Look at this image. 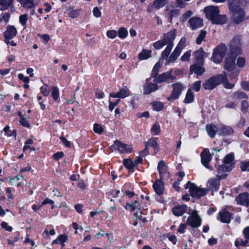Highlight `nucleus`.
<instances>
[{"mask_svg":"<svg viewBox=\"0 0 249 249\" xmlns=\"http://www.w3.org/2000/svg\"><path fill=\"white\" fill-rule=\"evenodd\" d=\"M177 35V31L173 29L163 35V37L153 44L155 49L160 50L163 46L166 45L165 49L161 53L162 59L167 60L171 51L174 46L173 41L175 40Z\"/></svg>","mask_w":249,"mask_h":249,"instance_id":"f257e3e1","label":"nucleus"},{"mask_svg":"<svg viewBox=\"0 0 249 249\" xmlns=\"http://www.w3.org/2000/svg\"><path fill=\"white\" fill-rule=\"evenodd\" d=\"M244 0H228L229 7L232 14V18L236 23L242 22L245 18L244 10L240 7Z\"/></svg>","mask_w":249,"mask_h":249,"instance_id":"f03ea898","label":"nucleus"},{"mask_svg":"<svg viewBox=\"0 0 249 249\" xmlns=\"http://www.w3.org/2000/svg\"><path fill=\"white\" fill-rule=\"evenodd\" d=\"M206 18L211 20L213 24H223L226 21V17L219 15L217 6H208L204 9Z\"/></svg>","mask_w":249,"mask_h":249,"instance_id":"7ed1b4c3","label":"nucleus"},{"mask_svg":"<svg viewBox=\"0 0 249 249\" xmlns=\"http://www.w3.org/2000/svg\"><path fill=\"white\" fill-rule=\"evenodd\" d=\"M221 83H223L224 87L227 89H231L234 86V84L228 82L226 74L224 73L206 80L203 84V87L205 89H213Z\"/></svg>","mask_w":249,"mask_h":249,"instance_id":"20e7f679","label":"nucleus"},{"mask_svg":"<svg viewBox=\"0 0 249 249\" xmlns=\"http://www.w3.org/2000/svg\"><path fill=\"white\" fill-rule=\"evenodd\" d=\"M188 214L189 215L186 221L188 225L193 228H196L200 226L201 219L196 210L189 209Z\"/></svg>","mask_w":249,"mask_h":249,"instance_id":"39448f33","label":"nucleus"},{"mask_svg":"<svg viewBox=\"0 0 249 249\" xmlns=\"http://www.w3.org/2000/svg\"><path fill=\"white\" fill-rule=\"evenodd\" d=\"M227 52L225 44L221 43L213 50L212 60L216 64L220 63Z\"/></svg>","mask_w":249,"mask_h":249,"instance_id":"423d86ee","label":"nucleus"},{"mask_svg":"<svg viewBox=\"0 0 249 249\" xmlns=\"http://www.w3.org/2000/svg\"><path fill=\"white\" fill-rule=\"evenodd\" d=\"M185 189H189V192L191 196L194 198H198L205 195L207 193V190L204 188H200L196 186L195 184L188 181L186 184Z\"/></svg>","mask_w":249,"mask_h":249,"instance_id":"0eeeda50","label":"nucleus"},{"mask_svg":"<svg viewBox=\"0 0 249 249\" xmlns=\"http://www.w3.org/2000/svg\"><path fill=\"white\" fill-rule=\"evenodd\" d=\"M223 167H220L217 169V178L209 180L208 182V187L210 190L217 191L220 185V179L226 177L227 174H224Z\"/></svg>","mask_w":249,"mask_h":249,"instance_id":"6e6552de","label":"nucleus"},{"mask_svg":"<svg viewBox=\"0 0 249 249\" xmlns=\"http://www.w3.org/2000/svg\"><path fill=\"white\" fill-rule=\"evenodd\" d=\"M237 55L230 53L226 57L224 64V69L228 71L235 72L233 77L235 78L238 73V71L236 70L235 60Z\"/></svg>","mask_w":249,"mask_h":249,"instance_id":"1a4fd4ad","label":"nucleus"},{"mask_svg":"<svg viewBox=\"0 0 249 249\" xmlns=\"http://www.w3.org/2000/svg\"><path fill=\"white\" fill-rule=\"evenodd\" d=\"M186 43V38L182 37L178 43L174 51L166 60V64L174 62L180 55L181 51L184 48Z\"/></svg>","mask_w":249,"mask_h":249,"instance_id":"9d476101","label":"nucleus"},{"mask_svg":"<svg viewBox=\"0 0 249 249\" xmlns=\"http://www.w3.org/2000/svg\"><path fill=\"white\" fill-rule=\"evenodd\" d=\"M241 37L234 36L229 43L230 53L238 55L242 53Z\"/></svg>","mask_w":249,"mask_h":249,"instance_id":"9b49d317","label":"nucleus"},{"mask_svg":"<svg viewBox=\"0 0 249 249\" xmlns=\"http://www.w3.org/2000/svg\"><path fill=\"white\" fill-rule=\"evenodd\" d=\"M112 146L121 154H128L133 151L131 144L124 143L118 140H116L114 142Z\"/></svg>","mask_w":249,"mask_h":249,"instance_id":"f8f14e48","label":"nucleus"},{"mask_svg":"<svg viewBox=\"0 0 249 249\" xmlns=\"http://www.w3.org/2000/svg\"><path fill=\"white\" fill-rule=\"evenodd\" d=\"M233 160H234V154L230 153L228 154L225 157L224 159L223 163L224 164L218 166L215 165L217 168V170L221 166L223 167L224 174H226L227 172H230L232 168L233 165Z\"/></svg>","mask_w":249,"mask_h":249,"instance_id":"ddd939ff","label":"nucleus"},{"mask_svg":"<svg viewBox=\"0 0 249 249\" xmlns=\"http://www.w3.org/2000/svg\"><path fill=\"white\" fill-rule=\"evenodd\" d=\"M173 91L170 96L167 98V100L170 102H173L175 100L178 98L182 92V91L185 88L182 84L179 82L174 84L173 85Z\"/></svg>","mask_w":249,"mask_h":249,"instance_id":"4468645a","label":"nucleus"},{"mask_svg":"<svg viewBox=\"0 0 249 249\" xmlns=\"http://www.w3.org/2000/svg\"><path fill=\"white\" fill-rule=\"evenodd\" d=\"M152 76L154 77L153 82L157 84L166 82L168 79L173 80L176 79V77L172 74L171 70L160 75H154Z\"/></svg>","mask_w":249,"mask_h":249,"instance_id":"2eb2a0df","label":"nucleus"},{"mask_svg":"<svg viewBox=\"0 0 249 249\" xmlns=\"http://www.w3.org/2000/svg\"><path fill=\"white\" fill-rule=\"evenodd\" d=\"M130 95V91L128 88L125 86L121 88L117 92H111L109 96L114 98L124 99Z\"/></svg>","mask_w":249,"mask_h":249,"instance_id":"dca6fc26","label":"nucleus"},{"mask_svg":"<svg viewBox=\"0 0 249 249\" xmlns=\"http://www.w3.org/2000/svg\"><path fill=\"white\" fill-rule=\"evenodd\" d=\"M203 25V20L199 17H194L188 21V26L193 30L201 28Z\"/></svg>","mask_w":249,"mask_h":249,"instance_id":"f3484780","label":"nucleus"},{"mask_svg":"<svg viewBox=\"0 0 249 249\" xmlns=\"http://www.w3.org/2000/svg\"><path fill=\"white\" fill-rule=\"evenodd\" d=\"M159 89V87L156 83H151L150 80L147 79L146 82L144 85L143 94H149Z\"/></svg>","mask_w":249,"mask_h":249,"instance_id":"a211bd4d","label":"nucleus"},{"mask_svg":"<svg viewBox=\"0 0 249 249\" xmlns=\"http://www.w3.org/2000/svg\"><path fill=\"white\" fill-rule=\"evenodd\" d=\"M231 213L226 209H223L220 211L217 217V220L225 223H229L231 221Z\"/></svg>","mask_w":249,"mask_h":249,"instance_id":"6ab92c4d","label":"nucleus"},{"mask_svg":"<svg viewBox=\"0 0 249 249\" xmlns=\"http://www.w3.org/2000/svg\"><path fill=\"white\" fill-rule=\"evenodd\" d=\"M212 160V156L208 149H204L201 153V160L202 164L207 168L210 169L209 163Z\"/></svg>","mask_w":249,"mask_h":249,"instance_id":"aec40b11","label":"nucleus"},{"mask_svg":"<svg viewBox=\"0 0 249 249\" xmlns=\"http://www.w3.org/2000/svg\"><path fill=\"white\" fill-rule=\"evenodd\" d=\"M208 55L209 54L204 52L201 48L195 51L193 53V56L195 58L196 62L201 64H203L204 58L207 57Z\"/></svg>","mask_w":249,"mask_h":249,"instance_id":"412c9836","label":"nucleus"},{"mask_svg":"<svg viewBox=\"0 0 249 249\" xmlns=\"http://www.w3.org/2000/svg\"><path fill=\"white\" fill-rule=\"evenodd\" d=\"M235 200L238 205L249 206V194L247 193L240 194L236 197Z\"/></svg>","mask_w":249,"mask_h":249,"instance_id":"4be33fe9","label":"nucleus"},{"mask_svg":"<svg viewBox=\"0 0 249 249\" xmlns=\"http://www.w3.org/2000/svg\"><path fill=\"white\" fill-rule=\"evenodd\" d=\"M17 34L16 28L13 26L9 25L4 33V37L6 40H10L15 37Z\"/></svg>","mask_w":249,"mask_h":249,"instance_id":"5701e85b","label":"nucleus"},{"mask_svg":"<svg viewBox=\"0 0 249 249\" xmlns=\"http://www.w3.org/2000/svg\"><path fill=\"white\" fill-rule=\"evenodd\" d=\"M158 170L160 176V179H163L166 177L168 176L167 167L165 162L163 161H160L158 165Z\"/></svg>","mask_w":249,"mask_h":249,"instance_id":"b1692460","label":"nucleus"},{"mask_svg":"<svg viewBox=\"0 0 249 249\" xmlns=\"http://www.w3.org/2000/svg\"><path fill=\"white\" fill-rule=\"evenodd\" d=\"M128 207L130 209L131 211H134L136 209H138L140 210L141 209H145L147 207V205H143L140 201V200H135L134 202L127 203L126 206H125V208L127 209Z\"/></svg>","mask_w":249,"mask_h":249,"instance_id":"393cba45","label":"nucleus"},{"mask_svg":"<svg viewBox=\"0 0 249 249\" xmlns=\"http://www.w3.org/2000/svg\"><path fill=\"white\" fill-rule=\"evenodd\" d=\"M203 65L196 63V64L192 65L190 68V73H195L198 75H201L205 71L204 68L203 67Z\"/></svg>","mask_w":249,"mask_h":249,"instance_id":"a878e982","label":"nucleus"},{"mask_svg":"<svg viewBox=\"0 0 249 249\" xmlns=\"http://www.w3.org/2000/svg\"><path fill=\"white\" fill-rule=\"evenodd\" d=\"M187 207L186 205H178L172 209L173 214L177 216L182 215L185 212H188Z\"/></svg>","mask_w":249,"mask_h":249,"instance_id":"bb28decb","label":"nucleus"},{"mask_svg":"<svg viewBox=\"0 0 249 249\" xmlns=\"http://www.w3.org/2000/svg\"><path fill=\"white\" fill-rule=\"evenodd\" d=\"M233 130L232 128L229 126L223 124L218 125V133L222 135H230L232 134Z\"/></svg>","mask_w":249,"mask_h":249,"instance_id":"cd10ccee","label":"nucleus"},{"mask_svg":"<svg viewBox=\"0 0 249 249\" xmlns=\"http://www.w3.org/2000/svg\"><path fill=\"white\" fill-rule=\"evenodd\" d=\"M206 129L208 135L211 138H214L216 133H218V125L208 124L206 126Z\"/></svg>","mask_w":249,"mask_h":249,"instance_id":"c85d7f7f","label":"nucleus"},{"mask_svg":"<svg viewBox=\"0 0 249 249\" xmlns=\"http://www.w3.org/2000/svg\"><path fill=\"white\" fill-rule=\"evenodd\" d=\"M153 188L154 189L155 192L158 195H161L163 194L164 192V187L163 182L160 180H158L156 181L153 185Z\"/></svg>","mask_w":249,"mask_h":249,"instance_id":"c756f323","label":"nucleus"},{"mask_svg":"<svg viewBox=\"0 0 249 249\" xmlns=\"http://www.w3.org/2000/svg\"><path fill=\"white\" fill-rule=\"evenodd\" d=\"M152 51L150 50L142 49L138 55L140 61L146 60L151 56Z\"/></svg>","mask_w":249,"mask_h":249,"instance_id":"7c9ffc66","label":"nucleus"},{"mask_svg":"<svg viewBox=\"0 0 249 249\" xmlns=\"http://www.w3.org/2000/svg\"><path fill=\"white\" fill-rule=\"evenodd\" d=\"M123 165L124 166L131 172L134 171V168L135 167L134 162L130 159H126L123 160Z\"/></svg>","mask_w":249,"mask_h":249,"instance_id":"2f4dec72","label":"nucleus"},{"mask_svg":"<svg viewBox=\"0 0 249 249\" xmlns=\"http://www.w3.org/2000/svg\"><path fill=\"white\" fill-rule=\"evenodd\" d=\"M14 0H0V9L1 11L7 9L13 5Z\"/></svg>","mask_w":249,"mask_h":249,"instance_id":"473e14b6","label":"nucleus"},{"mask_svg":"<svg viewBox=\"0 0 249 249\" xmlns=\"http://www.w3.org/2000/svg\"><path fill=\"white\" fill-rule=\"evenodd\" d=\"M158 140L157 138H152L149 139L147 142L146 145L152 147L153 149L157 152L159 149Z\"/></svg>","mask_w":249,"mask_h":249,"instance_id":"72a5a7b5","label":"nucleus"},{"mask_svg":"<svg viewBox=\"0 0 249 249\" xmlns=\"http://www.w3.org/2000/svg\"><path fill=\"white\" fill-rule=\"evenodd\" d=\"M68 240V236L65 234H62L59 235L57 239L53 241L52 244H61L62 247L64 246V243Z\"/></svg>","mask_w":249,"mask_h":249,"instance_id":"f704fd0d","label":"nucleus"},{"mask_svg":"<svg viewBox=\"0 0 249 249\" xmlns=\"http://www.w3.org/2000/svg\"><path fill=\"white\" fill-rule=\"evenodd\" d=\"M232 98L234 100L247 99L248 96L246 94L241 91H237L232 94Z\"/></svg>","mask_w":249,"mask_h":249,"instance_id":"c9c22d12","label":"nucleus"},{"mask_svg":"<svg viewBox=\"0 0 249 249\" xmlns=\"http://www.w3.org/2000/svg\"><path fill=\"white\" fill-rule=\"evenodd\" d=\"M40 0H26L23 6L25 8H32L37 5Z\"/></svg>","mask_w":249,"mask_h":249,"instance_id":"e433bc0d","label":"nucleus"},{"mask_svg":"<svg viewBox=\"0 0 249 249\" xmlns=\"http://www.w3.org/2000/svg\"><path fill=\"white\" fill-rule=\"evenodd\" d=\"M194 95L192 91V89H188L184 100V103L187 104L192 103L194 101Z\"/></svg>","mask_w":249,"mask_h":249,"instance_id":"4c0bfd02","label":"nucleus"},{"mask_svg":"<svg viewBox=\"0 0 249 249\" xmlns=\"http://www.w3.org/2000/svg\"><path fill=\"white\" fill-rule=\"evenodd\" d=\"M168 3V0H155L153 4V6L156 9L163 7Z\"/></svg>","mask_w":249,"mask_h":249,"instance_id":"58836bf2","label":"nucleus"},{"mask_svg":"<svg viewBox=\"0 0 249 249\" xmlns=\"http://www.w3.org/2000/svg\"><path fill=\"white\" fill-rule=\"evenodd\" d=\"M117 34L121 39H124L128 35V32L125 28L121 27L119 29Z\"/></svg>","mask_w":249,"mask_h":249,"instance_id":"ea45409f","label":"nucleus"},{"mask_svg":"<svg viewBox=\"0 0 249 249\" xmlns=\"http://www.w3.org/2000/svg\"><path fill=\"white\" fill-rule=\"evenodd\" d=\"M52 96L55 101L58 100L59 98V90L56 86L52 88Z\"/></svg>","mask_w":249,"mask_h":249,"instance_id":"a19ab883","label":"nucleus"},{"mask_svg":"<svg viewBox=\"0 0 249 249\" xmlns=\"http://www.w3.org/2000/svg\"><path fill=\"white\" fill-rule=\"evenodd\" d=\"M152 133L154 135H158L160 133V127L159 124L155 123L153 124L151 129Z\"/></svg>","mask_w":249,"mask_h":249,"instance_id":"79ce46f5","label":"nucleus"},{"mask_svg":"<svg viewBox=\"0 0 249 249\" xmlns=\"http://www.w3.org/2000/svg\"><path fill=\"white\" fill-rule=\"evenodd\" d=\"M245 240L243 245L249 246V227H247L243 230Z\"/></svg>","mask_w":249,"mask_h":249,"instance_id":"37998d69","label":"nucleus"},{"mask_svg":"<svg viewBox=\"0 0 249 249\" xmlns=\"http://www.w3.org/2000/svg\"><path fill=\"white\" fill-rule=\"evenodd\" d=\"M153 109L159 111L161 110L164 107V105L160 102H156L152 103Z\"/></svg>","mask_w":249,"mask_h":249,"instance_id":"c03bdc74","label":"nucleus"},{"mask_svg":"<svg viewBox=\"0 0 249 249\" xmlns=\"http://www.w3.org/2000/svg\"><path fill=\"white\" fill-rule=\"evenodd\" d=\"M41 93L45 96H48L50 94L49 86L47 84L44 85L40 88Z\"/></svg>","mask_w":249,"mask_h":249,"instance_id":"a18cd8bd","label":"nucleus"},{"mask_svg":"<svg viewBox=\"0 0 249 249\" xmlns=\"http://www.w3.org/2000/svg\"><path fill=\"white\" fill-rule=\"evenodd\" d=\"M28 19V15L24 14L19 17V20L21 25L25 28L26 27V22Z\"/></svg>","mask_w":249,"mask_h":249,"instance_id":"49530a36","label":"nucleus"},{"mask_svg":"<svg viewBox=\"0 0 249 249\" xmlns=\"http://www.w3.org/2000/svg\"><path fill=\"white\" fill-rule=\"evenodd\" d=\"M201 83V81H197L195 82L191 85V89L195 91L198 92L200 90Z\"/></svg>","mask_w":249,"mask_h":249,"instance_id":"de8ad7c7","label":"nucleus"},{"mask_svg":"<svg viewBox=\"0 0 249 249\" xmlns=\"http://www.w3.org/2000/svg\"><path fill=\"white\" fill-rule=\"evenodd\" d=\"M107 37L110 39H113L117 36V32L115 30H108L106 33Z\"/></svg>","mask_w":249,"mask_h":249,"instance_id":"09e8293b","label":"nucleus"},{"mask_svg":"<svg viewBox=\"0 0 249 249\" xmlns=\"http://www.w3.org/2000/svg\"><path fill=\"white\" fill-rule=\"evenodd\" d=\"M93 131L97 134H102L104 131V128L101 124H94L93 126Z\"/></svg>","mask_w":249,"mask_h":249,"instance_id":"8fccbe9b","label":"nucleus"},{"mask_svg":"<svg viewBox=\"0 0 249 249\" xmlns=\"http://www.w3.org/2000/svg\"><path fill=\"white\" fill-rule=\"evenodd\" d=\"M162 65V63L159 61L155 65L152 72V76L154 75H157L159 69L160 68Z\"/></svg>","mask_w":249,"mask_h":249,"instance_id":"3c124183","label":"nucleus"},{"mask_svg":"<svg viewBox=\"0 0 249 249\" xmlns=\"http://www.w3.org/2000/svg\"><path fill=\"white\" fill-rule=\"evenodd\" d=\"M206 33L205 31H201L199 36L197 37L196 42L197 44H200L202 41L204 39Z\"/></svg>","mask_w":249,"mask_h":249,"instance_id":"603ef678","label":"nucleus"},{"mask_svg":"<svg viewBox=\"0 0 249 249\" xmlns=\"http://www.w3.org/2000/svg\"><path fill=\"white\" fill-rule=\"evenodd\" d=\"M246 63V60L244 57H239L237 60V66L239 68H243Z\"/></svg>","mask_w":249,"mask_h":249,"instance_id":"864d4df0","label":"nucleus"},{"mask_svg":"<svg viewBox=\"0 0 249 249\" xmlns=\"http://www.w3.org/2000/svg\"><path fill=\"white\" fill-rule=\"evenodd\" d=\"M191 55V51H188L185 53L181 57L180 59L182 61H186L189 60Z\"/></svg>","mask_w":249,"mask_h":249,"instance_id":"5fc2aeb1","label":"nucleus"},{"mask_svg":"<svg viewBox=\"0 0 249 249\" xmlns=\"http://www.w3.org/2000/svg\"><path fill=\"white\" fill-rule=\"evenodd\" d=\"M68 15L71 18H74L78 17V16L79 15V12L77 10H72L70 11L68 13Z\"/></svg>","mask_w":249,"mask_h":249,"instance_id":"6e6d98bb","label":"nucleus"},{"mask_svg":"<svg viewBox=\"0 0 249 249\" xmlns=\"http://www.w3.org/2000/svg\"><path fill=\"white\" fill-rule=\"evenodd\" d=\"M0 225L3 229H5L7 231H11L13 230L12 227L10 226H9L8 223L6 222H2Z\"/></svg>","mask_w":249,"mask_h":249,"instance_id":"4d7b16f0","label":"nucleus"},{"mask_svg":"<svg viewBox=\"0 0 249 249\" xmlns=\"http://www.w3.org/2000/svg\"><path fill=\"white\" fill-rule=\"evenodd\" d=\"M192 14L193 13L191 10H188L186 11L182 16V20H186L189 17H190L192 15Z\"/></svg>","mask_w":249,"mask_h":249,"instance_id":"13d9d810","label":"nucleus"},{"mask_svg":"<svg viewBox=\"0 0 249 249\" xmlns=\"http://www.w3.org/2000/svg\"><path fill=\"white\" fill-rule=\"evenodd\" d=\"M95 96L98 99H102L105 97V94L103 91L96 89L95 90Z\"/></svg>","mask_w":249,"mask_h":249,"instance_id":"bf43d9fd","label":"nucleus"},{"mask_svg":"<svg viewBox=\"0 0 249 249\" xmlns=\"http://www.w3.org/2000/svg\"><path fill=\"white\" fill-rule=\"evenodd\" d=\"M21 125L24 127H29L30 124L25 118H22L19 121Z\"/></svg>","mask_w":249,"mask_h":249,"instance_id":"052dcab7","label":"nucleus"},{"mask_svg":"<svg viewBox=\"0 0 249 249\" xmlns=\"http://www.w3.org/2000/svg\"><path fill=\"white\" fill-rule=\"evenodd\" d=\"M187 223L186 224H181L178 230V231L181 234L185 232V230L187 228Z\"/></svg>","mask_w":249,"mask_h":249,"instance_id":"680f3d73","label":"nucleus"},{"mask_svg":"<svg viewBox=\"0 0 249 249\" xmlns=\"http://www.w3.org/2000/svg\"><path fill=\"white\" fill-rule=\"evenodd\" d=\"M93 15L96 18H100L101 16V12L100 10L97 7H94L93 10Z\"/></svg>","mask_w":249,"mask_h":249,"instance_id":"e2e57ef3","label":"nucleus"},{"mask_svg":"<svg viewBox=\"0 0 249 249\" xmlns=\"http://www.w3.org/2000/svg\"><path fill=\"white\" fill-rule=\"evenodd\" d=\"M241 170L243 171H249V161L245 162L242 163L241 165Z\"/></svg>","mask_w":249,"mask_h":249,"instance_id":"0e129e2a","label":"nucleus"},{"mask_svg":"<svg viewBox=\"0 0 249 249\" xmlns=\"http://www.w3.org/2000/svg\"><path fill=\"white\" fill-rule=\"evenodd\" d=\"M179 10L178 9H173L170 10L169 12L170 17L172 18L173 17H176L179 14Z\"/></svg>","mask_w":249,"mask_h":249,"instance_id":"69168bd1","label":"nucleus"},{"mask_svg":"<svg viewBox=\"0 0 249 249\" xmlns=\"http://www.w3.org/2000/svg\"><path fill=\"white\" fill-rule=\"evenodd\" d=\"M2 132L4 133L5 135L8 137L12 136V132L10 130V127L9 126H5Z\"/></svg>","mask_w":249,"mask_h":249,"instance_id":"338daca9","label":"nucleus"},{"mask_svg":"<svg viewBox=\"0 0 249 249\" xmlns=\"http://www.w3.org/2000/svg\"><path fill=\"white\" fill-rule=\"evenodd\" d=\"M242 88L245 90L249 91V81H244L241 84Z\"/></svg>","mask_w":249,"mask_h":249,"instance_id":"774afa93","label":"nucleus"}]
</instances>
